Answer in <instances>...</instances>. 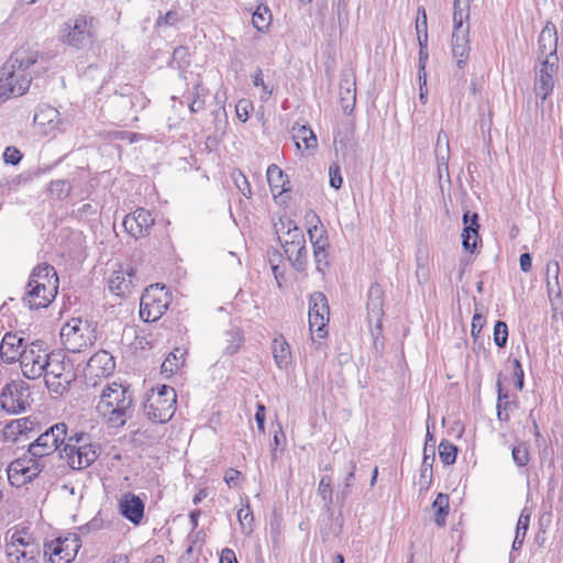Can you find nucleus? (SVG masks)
Wrapping results in <instances>:
<instances>
[{
	"instance_id": "25",
	"label": "nucleus",
	"mask_w": 563,
	"mask_h": 563,
	"mask_svg": "<svg viewBox=\"0 0 563 563\" xmlns=\"http://www.w3.org/2000/svg\"><path fill=\"white\" fill-rule=\"evenodd\" d=\"M287 258L291 263L292 267L297 272H305L308 265V252L306 249V240H301L300 243L296 242L288 247L284 249Z\"/></svg>"
},
{
	"instance_id": "53",
	"label": "nucleus",
	"mask_w": 563,
	"mask_h": 563,
	"mask_svg": "<svg viewBox=\"0 0 563 563\" xmlns=\"http://www.w3.org/2000/svg\"><path fill=\"white\" fill-rule=\"evenodd\" d=\"M235 186L239 188V190L242 192L243 196L246 198H250L252 196V190L250 183L245 175L241 172L234 173L232 175Z\"/></svg>"
},
{
	"instance_id": "31",
	"label": "nucleus",
	"mask_w": 563,
	"mask_h": 563,
	"mask_svg": "<svg viewBox=\"0 0 563 563\" xmlns=\"http://www.w3.org/2000/svg\"><path fill=\"white\" fill-rule=\"evenodd\" d=\"M470 18V0H454L453 31H467L470 25L464 22Z\"/></svg>"
},
{
	"instance_id": "4",
	"label": "nucleus",
	"mask_w": 563,
	"mask_h": 563,
	"mask_svg": "<svg viewBox=\"0 0 563 563\" xmlns=\"http://www.w3.org/2000/svg\"><path fill=\"white\" fill-rule=\"evenodd\" d=\"M101 448L92 442L91 435L86 432H74L66 438L59 451V457L65 459L73 470H82L90 466L100 455Z\"/></svg>"
},
{
	"instance_id": "5",
	"label": "nucleus",
	"mask_w": 563,
	"mask_h": 563,
	"mask_svg": "<svg viewBox=\"0 0 563 563\" xmlns=\"http://www.w3.org/2000/svg\"><path fill=\"white\" fill-rule=\"evenodd\" d=\"M97 26L98 20L95 16L78 14L63 24L60 38L69 46L82 48L97 40Z\"/></svg>"
},
{
	"instance_id": "58",
	"label": "nucleus",
	"mask_w": 563,
	"mask_h": 563,
	"mask_svg": "<svg viewBox=\"0 0 563 563\" xmlns=\"http://www.w3.org/2000/svg\"><path fill=\"white\" fill-rule=\"evenodd\" d=\"M252 79H253L254 86L262 87L263 95L261 98L263 100H267L269 98V96L272 95V89H268V87L265 85L264 79H263V73L260 68L252 76Z\"/></svg>"
},
{
	"instance_id": "22",
	"label": "nucleus",
	"mask_w": 563,
	"mask_h": 563,
	"mask_svg": "<svg viewBox=\"0 0 563 563\" xmlns=\"http://www.w3.org/2000/svg\"><path fill=\"white\" fill-rule=\"evenodd\" d=\"M470 30L467 31H453L451 46L453 57L456 58V65L459 68H463L467 64L470 55Z\"/></svg>"
},
{
	"instance_id": "17",
	"label": "nucleus",
	"mask_w": 563,
	"mask_h": 563,
	"mask_svg": "<svg viewBox=\"0 0 563 563\" xmlns=\"http://www.w3.org/2000/svg\"><path fill=\"white\" fill-rule=\"evenodd\" d=\"M384 290L378 283L371 285L367 292V319L369 323L375 322L376 327L379 328L384 316Z\"/></svg>"
},
{
	"instance_id": "12",
	"label": "nucleus",
	"mask_w": 563,
	"mask_h": 563,
	"mask_svg": "<svg viewBox=\"0 0 563 563\" xmlns=\"http://www.w3.org/2000/svg\"><path fill=\"white\" fill-rule=\"evenodd\" d=\"M115 363L113 356L101 350L95 353L87 362L85 368L86 383L91 386H97L98 378L108 377L114 371Z\"/></svg>"
},
{
	"instance_id": "23",
	"label": "nucleus",
	"mask_w": 563,
	"mask_h": 563,
	"mask_svg": "<svg viewBox=\"0 0 563 563\" xmlns=\"http://www.w3.org/2000/svg\"><path fill=\"white\" fill-rule=\"evenodd\" d=\"M23 349V339L12 333H5L0 344V355L3 362L12 364L18 361Z\"/></svg>"
},
{
	"instance_id": "18",
	"label": "nucleus",
	"mask_w": 563,
	"mask_h": 563,
	"mask_svg": "<svg viewBox=\"0 0 563 563\" xmlns=\"http://www.w3.org/2000/svg\"><path fill=\"white\" fill-rule=\"evenodd\" d=\"M539 60L558 58V34L553 24L548 23L541 31L538 40Z\"/></svg>"
},
{
	"instance_id": "14",
	"label": "nucleus",
	"mask_w": 563,
	"mask_h": 563,
	"mask_svg": "<svg viewBox=\"0 0 563 563\" xmlns=\"http://www.w3.org/2000/svg\"><path fill=\"white\" fill-rule=\"evenodd\" d=\"M155 223L152 213L143 208L136 209L132 214L125 216L123 227L133 238L148 235L150 229Z\"/></svg>"
},
{
	"instance_id": "8",
	"label": "nucleus",
	"mask_w": 563,
	"mask_h": 563,
	"mask_svg": "<svg viewBox=\"0 0 563 563\" xmlns=\"http://www.w3.org/2000/svg\"><path fill=\"white\" fill-rule=\"evenodd\" d=\"M165 287L158 285L150 286L141 297L140 317L145 322H154L158 320L168 308L167 292Z\"/></svg>"
},
{
	"instance_id": "13",
	"label": "nucleus",
	"mask_w": 563,
	"mask_h": 563,
	"mask_svg": "<svg viewBox=\"0 0 563 563\" xmlns=\"http://www.w3.org/2000/svg\"><path fill=\"white\" fill-rule=\"evenodd\" d=\"M558 62L559 58H553V60L542 59L539 67H536L534 92L541 102L553 91L554 76L559 69Z\"/></svg>"
},
{
	"instance_id": "15",
	"label": "nucleus",
	"mask_w": 563,
	"mask_h": 563,
	"mask_svg": "<svg viewBox=\"0 0 563 563\" xmlns=\"http://www.w3.org/2000/svg\"><path fill=\"white\" fill-rule=\"evenodd\" d=\"M118 508L120 515L134 526L140 525L144 518V501L131 492L121 495Z\"/></svg>"
},
{
	"instance_id": "64",
	"label": "nucleus",
	"mask_w": 563,
	"mask_h": 563,
	"mask_svg": "<svg viewBox=\"0 0 563 563\" xmlns=\"http://www.w3.org/2000/svg\"><path fill=\"white\" fill-rule=\"evenodd\" d=\"M220 563H239L233 550L225 548L221 551Z\"/></svg>"
},
{
	"instance_id": "51",
	"label": "nucleus",
	"mask_w": 563,
	"mask_h": 563,
	"mask_svg": "<svg viewBox=\"0 0 563 563\" xmlns=\"http://www.w3.org/2000/svg\"><path fill=\"white\" fill-rule=\"evenodd\" d=\"M508 340V327L504 321H497L494 327V342L498 347H504Z\"/></svg>"
},
{
	"instance_id": "39",
	"label": "nucleus",
	"mask_w": 563,
	"mask_h": 563,
	"mask_svg": "<svg viewBox=\"0 0 563 563\" xmlns=\"http://www.w3.org/2000/svg\"><path fill=\"white\" fill-rule=\"evenodd\" d=\"M457 448L448 440H442L439 444V456L444 465H451L455 462Z\"/></svg>"
},
{
	"instance_id": "41",
	"label": "nucleus",
	"mask_w": 563,
	"mask_h": 563,
	"mask_svg": "<svg viewBox=\"0 0 563 563\" xmlns=\"http://www.w3.org/2000/svg\"><path fill=\"white\" fill-rule=\"evenodd\" d=\"M183 356L184 353L179 349H175L163 362L162 373H175L184 364V361H180Z\"/></svg>"
},
{
	"instance_id": "16",
	"label": "nucleus",
	"mask_w": 563,
	"mask_h": 563,
	"mask_svg": "<svg viewBox=\"0 0 563 563\" xmlns=\"http://www.w3.org/2000/svg\"><path fill=\"white\" fill-rule=\"evenodd\" d=\"M34 122L41 126L66 131L73 124V119L68 115L62 118L59 111L49 104H41L34 114Z\"/></svg>"
},
{
	"instance_id": "47",
	"label": "nucleus",
	"mask_w": 563,
	"mask_h": 563,
	"mask_svg": "<svg viewBox=\"0 0 563 563\" xmlns=\"http://www.w3.org/2000/svg\"><path fill=\"white\" fill-rule=\"evenodd\" d=\"M227 346L224 347V353L229 355H233L236 353L243 342L242 334L239 330H231L227 333Z\"/></svg>"
},
{
	"instance_id": "63",
	"label": "nucleus",
	"mask_w": 563,
	"mask_h": 563,
	"mask_svg": "<svg viewBox=\"0 0 563 563\" xmlns=\"http://www.w3.org/2000/svg\"><path fill=\"white\" fill-rule=\"evenodd\" d=\"M449 155L450 150L442 148L440 153H435L437 163H438V170L441 175V167H444L445 172L449 169Z\"/></svg>"
},
{
	"instance_id": "44",
	"label": "nucleus",
	"mask_w": 563,
	"mask_h": 563,
	"mask_svg": "<svg viewBox=\"0 0 563 563\" xmlns=\"http://www.w3.org/2000/svg\"><path fill=\"white\" fill-rule=\"evenodd\" d=\"M417 20H416V31L418 43L423 38L428 42V22H427V12L423 7H419L417 10Z\"/></svg>"
},
{
	"instance_id": "56",
	"label": "nucleus",
	"mask_w": 563,
	"mask_h": 563,
	"mask_svg": "<svg viewBox=\"0 0 563 563\" xmlns=\"http://www.w3.org/2000/svg\"><path fill=\"white\" fill-rule=\"evenodd\" d=\"M529 525H530V514L525 508L518 518V522H517V527H516V534L526 537L527 531L529 529Z\"/></svg>"
},
{
	"instance_id": "52",
	"label": "nucleus",
	"mask_w": 563,
	"mask_h": 563,
	"mask_svg": "<svg viewBox=\"0 0 563 563\" xmlns=\"http://www.w3.org/2000/svg\"><path fill=\"white\" fill-rule=\"evenodd\" d=\"M560 266L558 261H551L547 265V286L552 291V284H559Z\"/></svg>"
},
{
	"instance_id": "36",
	"label": "nucleus",
	"mask_w": 563,
	"mask_h": 563,
	"mask_svg": "<svg viewBox=\"0 0 563 563\" xmlns=\"http://www.w3.org/2000/svg\"><path fill=\"white\" fill-rule=\"evenodd\" d=\"M434 462V450H431V454L423 453V459L420 468L419 485L422 488H428L432 482V465Z\"/></svg>"
},
{
	"instance_id": "50",
	"label": "nucleus",
	"mask_w": 563,
	"mask_h": 563,
	"mask_svg": "<svg viewBox=\"0 0 563 563\" xmlns=\"http://www.w3.org/2000/svg\"><path fill=\"white\" fill-rule=\"evenodd\" d=\"M271 12L268 8H264L263 12L258 8L252 16L253 25L258 30L263 31L267 29L269 21H271Z\"/></svg>"
},
{
	"instance_id": "43",
	"label": "nucleus",
	"mask_w": 563,
	"mask_h": 563,
	"mask_svg": "<svg viewBox=\"0 0 563 563\" xmlns=\"http://www.w3.org/2000/svg\"><path fill=\"white\" fill-rule=\"evenodd\" d=\"M318 494L324 503V506L330 509L333 503L332 482L329 476H323L318 485Z\"/></svg>"
},
{
	"instance_id": "2",
	"label": "nucleus",
	"mask_w": 563,
	"mask_h": 563,
	"mask_svg": "<svg viewBox=\"0 0 563 563\" xmlns=\"http://www.w3.org/2000/svg\"><path fill=\"white\" fill-rule=\"evenodd\" d=\"M37 62V52L29 48L14 51L0 68V101L24 95L32 82L30 68Z\"/></svg>"
},
{
	"instance_id": "62",
	"label": "nucleus",
	"mask_w": 563,
	"mask_h": 563,
	"mask_svg": "<svg viewBox=\"0 0 563 563\" xmlns=\"http://www.w3.org/2000/svg\"><path fill=\"white\" fill-rule=\"evenodd\" d=\"M514 376L516 378V387L521 390L522 387H523V369L521 367V364L519 362V360L515 358L514 360Z\"/></svg>"
},
{
	"instance_id": "27",
	"label": "nucleus",
	"mask_w": 563,
	"mask_h": 563,
	"mask_svg": "<svg viewBox=\"0 0 563 563\" xmlns=\"http://www.w3.org/2000/svg\"><path fill=\"white\" fill-rule=\"evenodd\" d=\"M272 353L278 368H287L291 363L290 345L283 335L274 338Z\"/></svg>"
},
{
	"instance_id": "54",
	"label": "nucleus",
	"mask_w": 563,
	"mask_h": 563,
	"mask_svg": "<svg viewBox=\"0 0 563 563\" xmlns=\"http://www.w3.org/2000/svg\"><path fill=\"white\" fill-rule=\"evenodd\" d=\"M63 373V364L54 358V356H49L48 361L44 363V376H59Z\"/></svg>"
},
{
	"instance_id": "29",
	"label": "nucleus",
	"mask_w": 563,
	"mask_h": 563,
	"mask_svg": "<svg viewBox=\"0 0 563 563\" xmlns=\"http://www.w3.org/2000/svg\"><path fill=\"white\" fill-rule=\"evenodd\" d=\"M497 418L499 421L507 422L510 419V412L518 408V404L515 400L509 399V395L507 391H504L501 383L497 382Z\"/></svg>"
},
{
	"instance_id": "26",
	"label": "nucleus",
	"mask_w": 563,
	"mask_h": 563,
	"mask_svg": "<svg viewBox=\"0 0 563 563\" xmlns=\"http://www.w3.org/2000/svg\"><path fill=\"white\" fill-rule=\"evenodd\" d=\"M32 351L27 347H23L19 354L18 361H20L23 375L29 379H36L44 373V363L42 361H35L32 356Z\"/></svg>"
},
{
	"instance_id": "57",
	"label": "nucleus",
	"mask_w": 563,
	"mask_h": 563,
	"mask_svg": "<svg viewBox=\"0 0 563 563\" xmlns=\"http://www.w3.org/2000/svg\"><path fill=\"white\" fill-rule=\"evenodd\" d=\"M15 553L18 559L21 556L25 560L34 561L36 556L40 554V548L36 543H34V541H32V545L24 548L23 551H19L16 549Z\"/></svg>"
},
{
	"instance_id": "28",
	"label": "nucleus",
	"mask_w": 563,
	"mask_h": 563,
	"mask_svg": "<svg viewBox=\"0 0 563 563\" xmlns=\"http://www.w3.org/2000/svg\"><path fill=\"white\" fill-rule=\"evenodd\" d=\"M109 290L115 296H124L132 285V269L130 272L114 271L108 282Z\"/></svg>"
},
{
	"instance_id": "61",
	"label": "nucleus",
	"mask_w": 563,
	"mask_h": 563,
	"mask_svg": "<svg viewBox=\"0 0 563 563\" xmlns=\"http://www.w3.org/2000/svg\"><path fill=\"white\" fill-rule=\"evenodd\" d=\"M429 54H428V42L423 38L419 43V63L418 66L421 68V70L426 69L427 60H428Z\"/></svg>"
},
{
	"instance_id": "49",
	"label": "nucleus",
	"mask_w": 563,
	"mask_h": 563,
	"mask_svg": "<svg viewBox=\"0 0 563 563\" xmlns=\"http://www.w3.org/2000/svg\"><path fill=\"white\" fill-rule=\"evenodd\" d=\"M512 460L517 466L523 467L530 461L529 451L526 444L521 443L512 448L511 451Z\"/></svg>"
},
{
	"instance_id": "37",
	"label": "nucleus",
	"mask_w": 563,
	"mask_h": 563,
	"mask_svg": "<svg viewBox=\"0 0 563 563\" xmlns=\"http://www.w3.org/2000/svg\"><path fill=\"white\" fill-rule=\"evenodd\" d=\"M305 239L303 232L300 228L295 225L292 222H289L287 225V230L282 231V235H278V240L283 246V249L288 247L292 243L299 242Z\"/></svg>"
},
{
	"instance_id": "33",
	"label": "nucleus",
	"mask_w": 563,
	"mask_h": 563,
	"mask_svg": "<svg viewBox=\"0 0 563 563\" xmlns=\"http://www.w3.org/2000/svg\"><path fill=\"white\" fill-rule=\"evenodd\" d=\"M312 219L317 221L316 224H312V220H310L311 227L308 229V235L312 243L313 247H329V240L327 230L322 225L319 217L316 213L311 214Z\"/></svg>"
},
{
	"instance_id": "3",
	"label": "nucleus",
	"mask_w": 563,
	"mask_h": 563,
	"mask_svg": "<svg viewBox=\"0 0 563 563\" xmlns=\"http://www.w3.org/2000/svg\"><path fill=\"white\" fill-rule=\"evenodd\" d=\"M97 411L110 427L124 426L133 412V398L130 387L115 382L107 384L101 390Z\"/></svg>"
},
{
	"instance_id": "34",
	"label": "nucleus",
	"mask_w": 563,
	"mask_h": 563,
	"mask_svg": "<svg viewBox=\"0 0 563 563\" xmlns=\"http://www.w3.org/2000/svg\"><path fill=\"white\" fill-rule=\"evenodd\" d=\"M416 276L419 284H424L429 278V253L419 247L416 253Z\"/></svg>"
},
{
	"instance_id": "30",
	"label": "nucleus",
	"mask_w": 563,
	"mask_h": 563,
	"mask_svg": "<svg viewBox=\"0 0 563 563\" xmlns=\"http://www.w3.org/2000/svg\"><path fill=\"white\" fill-rule=\"evenodd\" d=\"M356 101L355 81L351 80L347 76L343 77L340 82V102L345 112H351L354 109Z\"/></svg>"
},
{
	"instance_id": "10",
	"label": "nucleus",
	"mask_w": 563,
	"mask_h": 563,
	"mask_svg": "<svg viewBox=\"0 0 563 563\" xmlns=\"http://www.w3.org/2000/svg\"><path fill=\"white\" fill-rule=\"evenodd\" d=\"M31 393L26 383L19 380L8 384L1 394V407L10 413H20L30 406Z\"/></svg>"
},
{
	"instance_id": "6",
	"label": "nucleus",
	"mask_w": 563,
	"mask_h": 563,
	"mask_svg": "<svg viewBox=\"0 0 563 563\" xmlns=\"http://www.w3.org/2000/svg\"><path fill=\"white\" fill-rule=\"evenodd\" d=\"M60 339L67 351L79 353L96 343L97 332L88 320L74 318L63 325Z\"/></svg>"
},
{
	"instance_id": "7",
	"label": "nucleus",
	"mask_w": 563,
	"mask_h": 563,
	"mask_svg": "<svg viewBox=\"0 0 563 563\" xmlns=\"http://www.w3.org/2000/svg\"><path fill=\"white\" fill-rule=\"evenodd\" d=\"M176 391L173 387L163 385L157 391H152L144 402V412L153 422L169 421L176 410Z\"/></svg>"
},
{
	"instance_id": "19",
	"label": "nucleus",
	"mask_w": 563,
	"mask_h": 563,
	"mask_svg": "<svg viewBox=\"0 0 563 563\" xmlns=\"http://www.w3.org/2000/svg\"><path fill=\"white\" fill-rule=\"evenodd\" d=\"M30 280L35 284V288H47L49 291H56L58 288V277L53 266L44 263L36 266L31 275Z\"/></svg>"
},
{
	"instance_id": "32",
	"label": "nucleus",
	"mask_w": 563,
	"mask_h": 563,
	"mask_svg": "<svg viewBox=\"0 0 563 563\" xmlns=\"http://www.w3.org/2000/svg\"><path fill=\"white\" fill-rule=\"evenodd\" d=\"M266 176L273 194L277 192L278 195H282L283 192L289 190L286 187V184H288L289 181L285 179L283 170L277 165H269L267 168Z\"/></svg>"
},
{
	"instance_id": "48",
	"label": "nucleus",
	"mask_w": 563,
	"mask_h": 563,
	"mask_svg": "<svg viewBox=\"0 0 563 563\" xmlns=\"http://www.w3.org/2000/svg\"><path fill=\"white\" fill-rule=\"evenodd\" d=\"M328 257H329L328 247H321V246H320V249L313 247V258H314L316 269L321 274H324L329 267Z\"/></svg>"
},
{
	"instance_id": "1",
	"label": "nucleus",
	"mask_w": 563,
	"mask_h": 563,
	"mask_svg": "<svg viewBox=\"0 0 563 563\" xmlns=\"http://www.w3.org/2000/svg\"><path fill=\"white\" fill-rule=\"evenodd\" d=\"M67 426L58 422L29 445L30 456L18 459L8 466V478L14 486H21L36 477L44 468L43 459L62 450L67 438Z\"/></svg>"
},
{
	"instance_id": "20",
	"label": "nucleus",
	"mask_w": 563,
	"mask_h": 563,
	"mask_svg": "<svg viewBox=\"0 0 563 563\" xmlns=\"http://www.w3.org/2000/svg\"><path fill=\"white\" fill-rule=\"evenodd\" d=\"M56 294V291H49L47 288H35V284L29 279L27 291L23 297V302L30 309L45 308L53 301Z\"/></svg>"
},
{
	"instance_id": "55",
	"label": "nucleus",
	"mask_w": 563,
	"mask_h": 563,
	"mask_svg": "<svg viewBox=\"0 0 563 563\" xmlns=\"http://www.w3.org/2000/svg\"><path fill=\"white\" fill-rule=\"evenodd\" d=\"M44 343L41 341H35L30 344L27 347L29 351H32V356L35 361H42L43 363L47 362L49 356L46 353V350L43 347Z\"/></svg>"
},
{
	"instance_id": "59",
	"label": "nucleus",
	"mask_w": 563,
	"mask_h": 563,
	"mask_svg": "<svg viewBox=\"0 0 563 563\" xmlns=\"http://www.w3.org/2000/svg\"><path fill=\"white\" fill-rule=\"evenodd\" d=\"M3 158L5 163L16 165L22 159V154L18 148L8 146L3 153Z\"/></svg>"
},
{
	"instance_id": "9",
	"label": "nucleus",
	"mask_w": 563,
	"mask_h": 563,
	"mask_svg": "<svg viewBox=\"0 0 563 563\" xmlns=\"http://www.w3.org/2000/svg\"><path fill=\"white\" fill-rule=\"evenodd\" d=\"M309 329L310 332L319 339L327 335L325 327L329 322L330 308L325 295L316 291L309 298Z\"/></svg>"
},
{
	"instance_id": "46",
	"label": "nucleus",
	"mask_w": 563,
	"mask_h": 563,
	"mask_svg": "<svg viewBox=\"0 0 563 563\" xmlns=\"http://www.w3.org/2000/svg\"><path fill=\"white\" fill-rule=\"evenodd\" d=\"M355 468H356L355 462H351V471L347 473L346 477L344 478L343 487L336 494L338 501H341L342 504L347 498V496L351 494V488H352V486L354 484V479H355Z\"/></svg>"
},
{
	"instance_id": "35",
	"label": "nucleus",
	"mask_w": 563,
	"mask_h": 563,
	"mask_svg": "<svg viewBox=\"0 0 563 563\" xmlns=\"http://www.w3.org/2000/svg\"><path fill=\"white\" fill-rule=\"evenodd\" d=\"M432 508L434 509V522L439 527H443L445 525V519L449 514V496L443 493H439L432 504Z\"/></svg>"
},
{
	"instance_id": "21",
	"label": "nucleus",
	"mask_w": 563,
	"mask_h": 563,
	"mask_svg": "<svg viewBox=\"0 0 563 563\" xmlns=\"http://www.w3.org/2000/svg\"><path fill=\"white\" fill-rule=\"evenodd\" d=\"M464 229L462 232V245L465 250L474 252L477 246L478 235V214L470 211L463 214Z\"/></svg>"
},
{
	"instance_id": "42",
	"label": "nucleus",
	"mask_w": 563,
	"mask_h": 563,
	"mask_svg": "<svg viewBox=\"0 0 563 563\" xmlns=\"http://www.w3.org/2000/svg\"><path fill=\"white\" fill-rule=\"evenodd\" d=\"M33 538L26 531H16L10 537V543L7 544L8 554L13 555V548L21 545L23 548L32 545Z\"/></svg>"
},
{
	"instance_id": "38",
	"label": "nucleus",
	"mask_w": 563,
	"mask_h": 563,
	"mask_svg": "<svg viewBox=\"0 0 563 563\" xmlns=\"http://www.w3.org/2000/svg\"><path fill=\"white\" fill-rule=\"evenodd\" d=\"M45 377V384L47 388L58 395H62L65 390H67L70 379L67 375L60 374L59 376H44Z\"/></svg>"
},
{
	"instance_id": "60",
	"label": "nucleus",
	"mask_w": 563,
	"mask_h": 563,
	"mask_svg": "<svg viewBox=\"0 0 563 563\" xmlns=\"http://www.w3.org/2000/svg\"><path fill=\"white\" fill-rule=\"evenodd\" d=\"M330 186L334 189H339L342 186V177L340 167L338 165H331L329 168Z\"/></svg>"
},
{
	"instance_id": "11",
	"label": "nucleus",
	"mask_w": 563,
	"mask_h": 563,
	"mask_svg": "<svg viewBox=\"0 0 563 563\" xmlns=\"http://www.w3.org/2000/svg\"><path fill=\"white\" fill-rule=\"evenodd\" d=\"M79 547L77 538H57L44 544V555L49 563H70Z\"/></svg>"
},
{
	"instance_id": "24",
	"label": "nucleus",
	"mask_w": 563,
	"mask_h": 563,
	"mask_svg": "<svg viewBox=\"0 0 563 563\" xmlns=\"http://www.w3.org/2000/svg\"><path fill=\"white\" fill-rule=\"evenodd\" d=\"M291 134L298 150L311 151L318 146L317 136L308 125L295 123L291 128Z\"/></svg>"
},
{
	"instance_id": "40",
	"label": "nucleus",
	"mask_w": 563,
	"mask_h": 563,
	"mask_svg": "<svg viewBox=\"0 0 563 563\" xmlns=\"http://www.w3.org/2000/svg\"><path fill=\"white\" fill-rule=\"evenodd\" d=\"M191 95H192V100L189 104L190 111L196 113V112L203 110L207 90L202 87L200 81L195 84Z\"/></svg>"
},
{
	"instance_id": "45",
	"label": "nucleus",
	"mask_w": 563,
	"mask_h": 563,
	"mask_svg": "<svg viewBox=\"0 0 563 563\" xmlns=\"http://www.w3.org/2000/svg\"><path fill=\"white\" fill-rule=\"evenodd\" d=\"M49 192L58 199H65L69 196L71 186L68 180L57 179L49 183Z\"/></svg>"
}]
</instances>
